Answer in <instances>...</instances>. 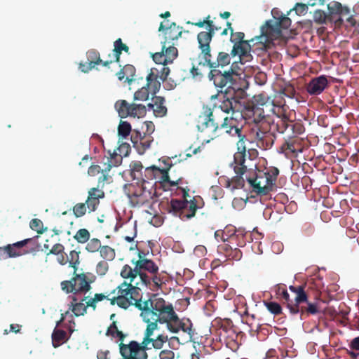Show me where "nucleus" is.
I'll return each instance as SVG.
<instances>
[{"mask_svg":"<svg viewBox=\"0 0 359 359\" xmlns=\"http://www.w3.org/2000/svg\"><path fill=\"white\" fill-rule=\"evenodd\" d=\"M229 259L234 260H240L242 257V252L238 248H233L231 252L227 255Z\"/></svg>","mask_w":359,"mask_h":359,"instance_id":"0e129e2a","label":"nucleus"},{"mask_svg":"<svg viewBox=\"0 0 359 359\" xmlns=\"http://www.w3.org/2000/svg\"><path fill=\"white\" fill-rule=\"evenodd\" d=\"M87 57L88 62L85 64H80V69L81 72L84 73H88L92 69H93L95 65L99 64H102L103 62L100 57V53L98 51L95 50H90L87 52Z\"/></svg>","mask_w":359,"mask_h":359,"instance_id":"4be33fe9","label":"nucleus"},{"mask_svg":"<svg viewBox=\"0 0 359 359\" xmlns=\"http://www.w3.org/2000/svg\"><path fill=\"white\" fill-rule=\"evenodd\" d=\"M86 203L87 205L88 212H94L97 209V207L100 203V201L97 200V198L93 197L90 195V196H88Z\"/></svg>","mask_w":359,"mask_h":359,"instance_id":"864d4df0","label":"nucleus"},{"mask_svg":"<svg viewBox=\"0 0 359 359\" xmlns=\"http://www.w3.org/2000/svg\"><path fill=\"white\" fill-rule=\"evenodd\" d=\"M302 231L304 236L310 237L315 232L314 226L310 223H305L302 227Z\"/></svg>","mask_w":359,"mask_h":359,"instance_id":"052dcab7","label":"nucleus"},{"mask_svg":"<svg viewBox=\"0 0 359 359\" xmlns=\"http://www.w3.org/2000/svg\"><path fill=\"white\" fill-rule=\"evenodd\" d=\"M253 118L257 126L256 136H263L266 134H274V128H272L273 120L264 113V110L259 107L253 110Z\"/></svg>","mask_w":359,"mask_h":359,"instance_id":"4468645a","label":"nucleus"},{"mask_svg":"<svg viewBox=\"0 0 359 359\" xmlns=\"http://www.w3.org/2000/svg\"><path fill=\"white\" fill-rule=\"evenodd\" d=\"M289 289L295 294L293 302L297 306H299L302 303L307 302V294L311 292H313L316 299L320 296V287L313 280H308L304 285L298 287L290 285Z\"/></svg>","mask_w":359,"mask_h":359,"instance_id":"ddd939ff","label":"nucleus"},{"mask_svg":"<svg viewBox=\"0 0 359 359\" xmlns=\"http://www.w3.org/2000/svg\"><path fill=\"white\" fill-rule=\"evenodd\" d=\"M122 161V156L118 155L117 153L114 152L111 154L110 158H107V162L104 163V168H102V175L98 178V184L104 185V183L107 182L110 177L109 172L111 170L113 166L118 165Z\"/></svg>","mask_w":359,"mask_h":359,"instance_id":"6ab92c4d","label":"nucleus"},{"mask_svg":"<svg viewBox=\"0 0 359 359\" xmlns=\"http://www.w3.org/2000/svg\"><path fill=\"white\" fill-rule=\"evenodd\" d=\"M79 253L80 252H77L76 250H72L69 252V256H67V259H69L68 263L70 267L74 268V271L77 270V266L79 264Z\"/></svg>","mask_w":359,"mask_h":359,"instance_id":"a18cd8bd","label":"nucleus"},{"mask_svg":"<svg viewBox=\"0 0 359 359\" xmlns=\"http://www.w3.org/2000/svg\"><path fill=\"white\" fill-rule=\"evenodd\" d=\"M170 168L171 165H170L168 168L163 169H161L155 165L148 167L144 170V173L142 174L141 179L144 182L148 180L158 179V182L164 187L167 186L170 187L177 186L182 180V178L179 177L176 180H170L168 175V171L170 170Z\"/></svg>","mask_w":359,"mask_h":359,"instance_id":"9d476101","label":"nucleus"},{"mask_svg":"<svg viewBox=\"0 0 359 359\" xmlns=\"http://www.w3.org/2000/svg\"><path fill=\"white\" fill-rule=\"evenodd\" d=\"M306 303H307V306H299V313H301L302 316H303L306 313L315 315L319 312L317 304L311 303V302H309L308 301Z\"/></svg>","mask_w":359,"mask_h":359,"instance_id":"ea45409f","label":"nucleus"},{"mask_svg":"<svg viewBox=\"0 0 359 359\" xmlns=\"http://www.w3.org/2000/svg\"><path fill=\"white\" fill-rule=\"evenodd\" d=\"M268 178L271 180V183L275 185L277 177L279 175V170L276 167H270L267 169L266 172H264Z\"/></svg>","mask_w":359,"mask_h":359,"instance_id":"6e6d98bb","label":"nucleus"},{"mask_svg":"<svg viewBox=\"0 0 359 359\" xmlns=\"http://www.w3.org/2000/svg\"><path fill=\"white\" fill-rule=\"evenodd\" d=\"M256 137L257 145L264 149H268L273 144L274 134H266L263 136H256Z\"/></svg>","mask_w":359,"mask_h":359,"instance_id":"2f4dec72","label":"nucleus"},{"mask_svg":"<svg viewBox=\"0 0 359 359\" xmlns=\"http://www.w3.org/2000/svg\"><path fill=\"white\" fill-rule=\"evenodd\" d=\"M131 132V126L127 121H121L118 127V135L122 138H126L128 137Z\"/></svg>","mask_w":359,"mask_h":359,"instance_id":"c03bdc74","label":"nucleus"},{"mask_svg":"<svg viewBox=\"0 0 359 359\" xmlns=\"http://www.w3.org/2000/svg\"><path fill=\"white\" fill-rule=\"evenodd\" d=\"M243 152H236L231 168L236 175L228 179L226 187L231 190L243 189L247 181L252 191L259 196H266L273 190L274 185L262 170H255L247 164L246 154L243 148Z\"/></svg>","mask_w":359,"mask_h":359,"instance_id":"39448f33","label":"nucleus"},{"mask_svg":"<svg viewBox=\"0 0 359 359\" xmlns=\"http://www.w3.org/2000/svg\"><path fill=\"white\" fill-rule=\"evenodd\" d=\"M86 203H78L73 207V213L76 217H81L86 215L87 211Z\"/></svg>","mask_w":359,"mask_h":359,"instance_id":"de8ad7c7","label":"nucleus"},{"mask_svg":"<svg viewBox=\"0 0 359 359\" xmlns=\"http://www.w3.org/2000/svg\"><path fill=\"white\" fill-rule=\"evenodd\" d=\"M109 270V264L107 261H100L96 266V272L100 276H104Z\"/></svg>","mask_w":359,"mask_h":359,"instance_id":"13d9d810","label":"nucleus"},{"mask_svg":"<svg viewBox=\"0 0 359 359\" xmlns=\"http://www.w3.org/2000/svg\"><path fill=\"white\" fill-rule=\"evenodd\" d=\"M230 70H231L236 75L235 77H233L234 81L232 82V84L223 87H219L214 83L215 86L217 88H219V92L224 93L223 96L224 100L221 102L219 108L222 111L227 114L230 112L233 113V111H241L238 108V107L240 105V102L234 96L236 90L240 89L237 83V81L239 78V74L233 69V65L229 67L228 69H224V68L222 69L223 72H229Z\"/></svg>","mask_w":359,"mask_h":359,"instance_id":"6e6552de","label":"nucleus"},{"mask_svg":"<svg viewBox=\"0 0 359 359\" xmlns=\"http://www.w3.org/2000/svg\"><path fill=\"white\" fill-rule=\"evenodd\" d=\"M245 123V118L241 111H233L230 116L224 118L223 123L219 126L218 123L215 121L213 115V111L210 107H204L201 114L198 116L197 127L199 131L203 134L209 142L221 135L222 129L225 133L232 137L237 136L239 140L237 143L238 151L236 152H243V148L246 154V148L244 144L245 135L242 134V129Z\"/></svg>","mask_w":359,"mask_h":359,"instance_id":"20e7f679","label":"nucleus"},{"mask_svg":"<svg viewBox=\"0 0 359 359\" xmlns=\"http://www.w3.org/2000/svg\"><path fill=\"white\" fill-rule=\"evenodd\" d=\"M165 48V43H163L162 50L159 53H156L152 55L153 60L156 63L161 65H166L168 64L167 59L165 57L163 50Z\"/></svg>","mask_w":359,"mask_h":359,"instance_id":"8fccbe9b","label":"nucleus"},{"mask_svg":"<svg viewBox=\"0 0 359 359\" xmlns=\"http://www.w3.org/2000/svg\"><path fill=\"white\" fill-rule=\"evenodd\" d=\"M79 295H74L72 302L69 304V310H71L74 315L76 317L84 316L87 313V309L89 308L86 306V302L83 300V297L79 298Z\"/></svg>","mask_w":359,"mask_h":359,"instance_id":"b1692460","label":"nucleus"},{"mask_svg":"<svg viewBox=\"0 0 359 359\" xmlns=\"http://www.w3.org/2000/svg\"><path fill=\"white\" fill-rule=\"evenodd\" d=\"M142 128V130H144V134L151 135V134L154 131V124L152 121H144Z\"/></svg>","mask_w":359,"mask_h":359,"instance_id":"69168bd1","label":"nucleus"},{"mask_svg":"<svg viewBox=\"0 0 359 359\" xmlns=\"http://www.w3.org/2000/svg\"><path fill=\"white\" fill-rule=\"evenodd\" d=\"M158 31L164 32L165 41L163 43L165 45L167 43H170L171 41L177 39L182 33V27L177 26L175 22H171L169 25L168 20L161 22Z\"/></svg>","mask_w":359,"mask_h":359,"instance_id":"a211bd4d","label":"nucleus"},{"mask_svg":"<svg viewBox=\"0 0 359 359\" xmlns=\"http://www.w3.org/2000/svg\"><path fill=\"white\" fill-rule=\"evenodd\" d=\"M114 107L121 118H141L146 115V106L142 104L129 103L125 100H118L115 102Z\"/></svg>","mask_w":359,"mask_h":359,"instance_id":"f8f14e48","label":"nucleus"},{"mask_svg":"<svg viewBox=\"0 0 359 359\" xmlns=\"http://www.w3.org/2000/svg\"><path fill=\"white\" fill-rule=\"evenodd\" d=\"M174 358L175 353L172 350L164 349L159 353L160 359H174Z\"/></svg>","mask_w":359,"mask_h":359,"instance_id":"338daca9","label":"nucleus"},{"mask_svg":"<svg viewBox=\"0 0 359 359\" xmlns=\"http://www.w3.org/2000/svg\"><path fill=\"white\" fill-rule=\"evenodd\" d=\"M158 74V69L153 67L150 69L149 73L146 77V85L149 88L151 95L156 94L161 88V82Z\"/></svg>","mask_w":359,"mask_h":359,"instance_id":"5701e85b","label":"nucleus"},{"mask_svg":"<svg viewBox=\"0 0 359 359\" xmlns=\"http://www.w3.org/2000/svg\"><path fill=\"white\" fill-rule=\"evenodd\" d=\"M134 306L141 311L140 316L143 321L154 320L161 324L165 323L168 330L172 333L182 331L191 339L194 334L193 324L189 318L180 319L175 313L173 306L166 302L156 294H152L148 299L139 300Z\"/></svg>","mask_w":359,"mask_h":359,"instance_id":"f03ea898","label":"nucleus"},{"mask_svg":"<svg viewBox=\"0 0 359 359\" xmlns=\"http://www.w3.org/2000/svg\"><path fill=\"white\" fill-rule=\"evenodd\" d=\"M192 25L198 27H203L207 25V32L202 31L197 35L198 47L201 49V55L204 60L203 65L208 66L210 71L209 72V79L217 86L223 87L232 84L234 81L235 74L230 70L229 72H223L222 69L229 66L231 62L230 54L220 51L218 53L216 60H212L210 53V43L212 41L215 33L218 31L216 24L210 20V16L208 15L203 21L197 22H191Z\"/></svg>","mask_w":359,"mask_h":359,"instance_id":"f257e3e1","label":"nucleus"},{"mask_svg":"<svg viewBox=\"0 0 359 359\" xmlns=\"http://www.w3.org/2000/svg\"><path fill=\"white\" fill-rule=\"evenodd\" d=\"M123 69L125 72V74L126 75V82L131 83L134 80V76L135 74V67L132 65H126L123 67Z\"/></svg>","mask_w":359,"mask_h":359,"instance_id":"603ef678","label":"nucleus"},{"mask_svg":"<svg viewBox=\"0 0 359 359\" xmlns=\"http://www.w3.org/2000/svg\"><path fill=\"white\" fill-rule=\"evenodd\" d=\"M29 226L32 230L36 231L39 233H42L43 232V224L39 219H32L29 223Z\"/></svg>","mask_w":359,"mask_h":359,"instance_id":"4d7b16f0","label":"nucleus"},{"mask_svg":"<svg viewBox=\"0 0 359 359\" xmlns=\"http://www.w3.org/2000/svg\"><path fill=\"white\" fill-rule=\"evenodd\" d=\"M86 250L90 253L100 252L102 247L101 241L96 238H91L86 242Z\"/></svg>","mask_w":359,"mask_h":359,"instance_id":"e433bc0d","label":"nucleus"},{"mask_svg":"<svg viewBox=\"0 0 359 359\" xmlns=\"http://www.w3.org/2000/svg\"><path fill=\"white\" fill-rule=\"evenodd\" d=\"M173 45L172 43L168 47L165 46V48L163 50L165 57L167 59L166 60L168 64L172 63L177 56V49Z\"/></svg>","mask_w":359,"mask_h":359,"instance_id":"37998d69","label":"nucleus"},{"mask_svg":"<svg viewBox=\"0 0 359 359\" xmlns=\"http://www.w3.org/2000/svg\"><path fill=\"white\" fill-rule=\"evenodd\" d=\"M327 9L330 15L339 16V19L337 20V22L342 23L343 20L341 17L348 16L346 21L351 26H355L356 20L354 18V15H351V9L349 7L342 5L340 2L333 1L327 5Z\"/></svg>","mask_w":359,"mask_h":359,"instance_id":"dca6fc26","label":"nucleus"},{"mask_svg":"<svg viewBox=\"0 0 359 359\" xmlns=\"http://www.w3.org/2000/svg\"><path fill=\"white\" fill-rule=\"evenodd\" d=\"M293 133L297 136V135H302L305 131V128L302 123L296 122L292 124L290 123Z\"/></svg>","mask_w":359,"mask_h":359,"instance_id":"680f3d73","label":"nucleus"},{"mask_svg":"<svg viewBox=\"0 0 359 359\" xmlns=\"http://www.w3.org/2000/svg\"><path fill=\"white\" fill-rule=\"evenodd\" d=\"M290 126V121L288 118H278L277 121H273L272 128H274V133L278 132L283 133Z\"/></svg>","mask_w":359,"mask_h":359,"instance_id":"72a5a7b5","label":"nucleus"},{"mask_svg":"<svg viewBox=\"0 0 359 359\" xmlns=\"http://www.w3.org/2000/svg\"><path fill=\"white\" fill-rule=\"evenodd\" d=\"M151 90L149 87L145 85L140 89L137 90L134 94L135 101H146L149 100Z\"/></svg>","mask_w":359,"mask_h":359,"instance_id":"4c0bfd02","label":"nucleus"},{"mask_svg":"<svg viewBox=\"0 0 359 359\" xmlns=\"http://www.w3.org/2000/svg\"><path fill=\"white\" fill-rule=\"evenodd\" d=\"M276 294L284 303L292 314H297L299 312V306H295L293 299L290 298V294L285 289V285H278L276 287Z\"/></svg>","mask_w":359,"mask_h":359,"instance_id":"412c9836","label":"nucleus"},{"mask_svg":"<svg viewBox=\"0 0 359 359\" xmlns=\"http://www.w3.org/2000/svg\"><path fill=\"white\" fill-rule=\"evenodd\" d=\"M228 242L232 245V248L243 247L245 245L244 236L241 233L231 235L228 238Z\"/></svg>","mask_w":359,"mask_h":359,"instance_id":"c9c22d12","label":"nucleus"},{"mask_svg":"<svg viewBox=\"0 0 359 359\" xmlns=\"http://www.w3.org/2000/svg\"><path fill=\"white\" fill-rule=\"evenodd\" d=\"M182 193V199L172 198L170 201L161 205L164 212L171 214L175 217H180L182 220H187L193 218L198 209L203 207L204 203L201 196H195L191 199L189 198V189L180 188Z\"/></svg>","mask_w":359,"mask_h":359,"instance_id":"423d86ee","label":"nucleus"},{"mask_svg":"<svg viewBox=\"0 0 359 359\" xmlns=\"http://www.w3.org/2000/svg\"><path fill=\"white\" fill-rule=\"evenodd\" d=\"M130 167L131 169V176L134 179H139L142 177V170L143 169V165L140 161L132 162Z\"/></svg>","mask_w":359,"mask_h":359,"instance_id":"a19ab883","label":"nucleus"},{"mask_svg":"<svg viewBox=\"0 0 359 359\" xmlns=\"http://www.w3.org/2000/svg\"><path fill=\"white\" fill-rule=\"evenodd\" d=\"M131 205L140 207L150 204L153 200L151 191L144 187H138L135 191L128 196Z\"/></svg>","mask_w":359,"mask_h":359,"instance_id":"f3484780","label":"nucleus"},{"mask_svg":"<svg viewBox=\"0 0 359 359\" xmlns=\"http://www.w3.org/2000/svg\"><path fill=\"white\" fill-rule=\"evenodd\" d=\"M168 337L163 334L158 335L156 339H153L149 347L160 349L163 347V344L168 341Z\"/></svg>","mask_w":359,"mask_h":359,"instance_id":"09e8293b","label":"nucleus"},{"mask_svg":"<svg viewBox=\"0 0 359 359\" xmlns=\"http://www.w3.org/2000/svg\"><path fill=\"white\" fill-rule=\"evenodd\" d=\"M70 335L65 330L55 327L51 335L52 344L54 348H57L66 343L70 338Z\"/></svg>","mask_w":359,"mask_h":359,"instance_id":"c85d7f7f","label":"nucleus"},{"mask_svg":"<svg viewBox=\"0 0 359 359\" xmlns=\"http://www.w3.org/2000/svg\"><path fill=\"white\" fill-rule=\"evenodd\" d=\"M110 293H95L93 297L89 295H83V300L86 302V306L90 308L93 311H95L97 307L98 303L104 301L109 298Z\"/></svg>","mask_w":359,"mask_h":359,"instance_id":"c756f323","label":"nucleus"},{"mask_svg":"<svg viewBox=\"0 0 359 359\" xmlns=\"http://www.w3.org/2000/svg\"><path fill=\"white\" fill-rule=\"evenodd\" d=\"M327 18V14L322 10H316L313 13V20L318 24L325 23Z\"/></svg>","mask_w":359,"mask_h":359,"instance_id":"5fc2aeb1","label":"nucleus"},{"mask_svg":"<svg viewBox=\"0 0 359 359\" xmlns=\"http://www.w3.org/2000/svg\"><path fill=\"white\" fill-rule=\"evenodd\" d=\"M264 304L267 309L273 315H279L282 313V308L280 305L275 302H266Z\"/></svg>","mask_w":359,"mask_h":359,"instance_id":"3c124183","label":"nucleus"},{"mask_svg":"<svg viewBox=\"0 0 359 359\" xmlns=\"http://www.w3.org/2000/svg\"><path fill=\"white\" fill-rule=\"evenodd\" d=\"M328 81L325 76L322 75L312 79L306 86L307 92L312 95H320L327 86Z\"/></svg>","mask_w":359,"mask_h":359,"instance_id":"aec40b11","label":"nucleus"},{"mask_svg":"<svg viewBox=\"0 0 359 359\" xmlns=\"http://www.w3.org/2000/svg\"><path fill=\"white\" fill-rule=\"evenodd\" d=\"M274 20H268L261 27V34L252 39L250 41L244 40L245 34L241 32H231L230 41L233 43L231 51L232 56L239 55L241 60L251 57L250 42L255 41L257 48L266 50L270 47L273 39L280 36L282 29H287L291 25V20L285 15L281 13L277 8L271 11Z\"/></svg>","mask_w":359,"mask_h":359,"instance_id":"7ed1b4c3","label":"nucleus"},{"mask_svg":"<svg viewBox=\"0 0 359 359\" xmlns=\"http://www.w3.org/2000/svg\"><path fill=\"white\" fill-rule=\"evenodd\" d=\"M218 249L220 252L224 254L226 257L233 249L232 245L228 242V239H224V243L219 245Z\"/></svg>","mask_w":359,"mask_h":359,"instance_id":"e2e57ef3","label":"nucleus"},{"mask_svg":"<svg viewBox=\"0 0 359 359\" xmlns=\"http://www.w3.org/2000/svg\"><path fill=\"white\" fill-rule=\"evenodd\" d=\"M114 50H113V58L110 60H107L103 62V66H108L109 64L116 62H118L120 61V55L122 51H125L126 53H129V47L123 43L121 39H116L114 43Z\"/></svg>","mask_w":359,"mask_h":359,"instance_id":"bb28decb","label":"nucleus"},{"mask_svg":"<svg viewBox=\"0 0 359 359\" xmlns=\"http://www.w3.org/2000/svg\"><path fill=\"white\" fill-rule=\"evenodd\" d=\"M288 109V107L285 104H273V107L271 111L273 113L276 115L278 118H288L286 115L287 110Z\"/></svg>","mask_w":359,"mask_h":359,"instance_id":"79ce46f5","label":"nucleus"},{"mask_svg":"<svg viewBox=\"0 0 359 359\" xmlns=\"http://www.w3.org/2000/svg\"><path fill=\"white\" fill-rule=\"evenodd\" d=\"M118 151L119 152L118 156H127L130 151V145L127 143H123L118 147Z\"/></svg>","mask_w":359,"mask_h":359,"instance_id":"774afa93","label":"nucleus"},{"mask_svg":"<svg viewBox=\"0 0 359 359\" xmlns=\"http://www.w3.org/2000/svg\"><path fill=\"white\" fill-rule=\"evenodd\" d=\"M149 109H152L156 116L162 117L167 113V108L165 106V99L161 96L152 97V102L147 104Z\"/></svg>","mask_w":359,"mask_h":359,"instance_id":"a878e982","label":"nucleus"},{"mask_svg":"<svg viewBox=\"0 0 359 359\" xmlns=\"http://www.w3.org/2000/svg\"><path fill=\"white\" fill-rule=\"evenodd\" d=\"M99 252L104 261H112L116 257L115 250L109 245H102Z\"/></svg>","mask_w":359,"mask_h":359,"instance_id":"f704fd0d","label":"nucleus"},{"mask_svg":"<svg viewBox=\"0 0 359 359\" xmlns=\"http://www.w3.org/2000/svg\"><path fill=\"white\" fill-rule=\"evenodd\" d=\"M95 280L96 276L92 273H76V271H74L73 277L69 280L62 281L60 285L62 290L67 294L86 295L91 290V284Z\"/></svg>","mask_w":359,"mask_h":359,"instance_id":"0eeeda50","label":"nucleus"},{"mask_svg":"<svg viewBox=\"0 0 359 359\" xmlns=\"http://www.w3.org/2000/svg\"><path fill=\"white\" fill-rule=\"evenodd\" d=\"M149 278L150 280L149 284L147 287H150L151 284H153V287L156 290H158L161 287L163 280L158 271L156 273H151L150 274V276L149 275Z\"/></svg>","mask_w":359,"mask_h":359,"instance_id":"49530a36","label":"nucleus"},{"mask_svg":"<svg viewBox=\"0 0 359 359\" xmlns=\"http://www.w3.org/2000/svg\"><path fill=\"white\" fill-rule=\"evenodd\" d=\"M132 264L135 266L133 269L128 264H126L123 266L121 271V276L123 278H129L130 280V283H134L135 285H139V283L135 281L136 278L137 276L139 277L138 269H137V266L136 261L133 259Z\"/></svg>","mask_w":359,"mask_h":359,"instance_id":"cd10ccee","label":"nucleus"},{"mask_svg":"<svg viewBox=\"0 0 359 359\" xmlns=\"http://www.w3.org/2000/svg\"><path fill=\"white\" fill-rule=\"evenodd\" d=\"M144 322L147 323V325L144 333V337L142 344H144V346H149V345L151 344V341H152V338L151 337L153 334L154 331L158 327V323L154 320H149Z\"/></svg>","mask_w":359,"mask_h":359,"instance_id":"7c9ffc66","label":"nucleus"},{"mask_svg":"<svg viewBox=\"0 0 359 359\" xmlns=\"http://www.w3.org/2000/svg\"><path fill=\"white\" fill-rule=\"evenodd\" d=\"M137 286L133 285V283L123 281L110 292V294L116 292L119 303L123 305V309H126L130 306L134 305L136 302L144 299L142 297L139 298L140 289Z\"/></svg>","mask_w":359,"mask_h":359,"instance_id":"1a4fd4ad","label":"nucleus"},{"mask_svg":"<svg viewBox=\"0 0 359 359\" xmlns=\"http://www.w3.org/2000/svg\"><path fill=\"white\" fill-rule=\"evenodd\" d=\"M152 141L153 137L151 135L144 134L138 144L135 145L136 150L140 154H143L150 147Z\"/></svg>","mask_w":359,"mask_h":359,"instance_id":"473e14b6","label":"nucleus"},{"mask_svg":"<svg viewBox=\"0 0 359 359\" xmlns=\"http://www.w3.org/2000/svg\"><path fill=\"white\" fill-rule=\"evenodd\" d=\"M100 187H103L104 185L102 186V184H100V186L98 184L97 188H91L88 191V196H90V195H92V196L97 198V200H99V201H100V198H104V191L102 190L99 189Z\"/></svg>","mask_w":359,"mask_h":359,"instance_id":"bf43d9fd","label":"nucleus"},{"mask_svg":"<svg viewBox=\"0 0 359 359\" xmlns=\"http://www.w3.org/2000/svg\"><path fill=\"white\" fill-rule=\"evenodd\" d=\"M31 238L24 239L13 244L0 247V260L8 258H15L26 255L28 251L23 249Z\"/></svg>","mask_w":359,"mask_h":359,"instance_id":"2eb2a0df","label":"nucleus"},{"mask_svg":"<svg viewBox=\"0 0 359 359\" xmlns=\"http://www.w3.org/2000/svg\"><path fill=\"white\" fill-rule=\"evenodd\" d=\"M302 142V140L296 135L288 137L285 139L280 149L283 151H289L292 154H297L302 151L301 148Z\"/></svg>","mask_w":359,"mask_h":359,"instance_id":"393cba45","label":"nucleus"},{"mask_svg":"<svg viewBox=\"0 0 359 359\" xmlns=\"http://www.w3.org/2000/svg\"><path fill=\"white\" fill-rule=\"evenodd\" d=\"M90 237V232L86 229H80L76 231L75 235L73 236L74 239L81 244H84L86 242H88Z\"/></svg>","mask_w":359,"mask_h":359,"instance_id":"58836bf2","label":"nucleus"},{"mask_svg":"<svg viewBox=\"0 0 359 359\" xmlns=\"http://www.w3.org/2000/svg\"><path fill=\"white\" fill-rule=\"evenodd\" d=\"M138 259L136 260L137 269H138L139 278L142 284L147 287L149 284V275L146 273H156L159 271L158 265L151 259L147 258V255L137 249Z\"/></svg>","mask_w":359,"mask_h":359,"instance_id":"9b49d317","label":"nucleus"}]
</instances>
